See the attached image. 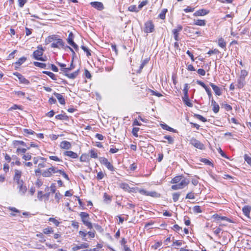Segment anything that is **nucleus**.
<instances>
[{
    "mask_svg": "<svg viewBox=\"0 0 251 251\" xmlns=\"http://www.w3.org/2000/svg\"><path fill=\"white\" fill-rule=\"evenodd\" d=\"M12 145L14 148L16 149V153L19 154L21 153H25L26 151L25 148H21V146H26V144L22 141H13Z\"/></svg>",
    "mask_w": 251,
    "mask_h": 251,
    "instance_id": "nucleus-1",
    "label": "nucleus"
},
{
    "mask_svg": "<svg viewBox=\"0 0 251 251\" xmlns=\"http://www.w3.org/2000/svg\"><path fill=\"white\" fill-rule=\"evenodd\" d=\"M248 74V72L245 70H242L240 72L239 77L237 80V86L239 88H242L245 84V78Z\"/></svg>",
    "mask_w": 251,
    "mask_h": 251,
    "instance_id": "nucleus-2",
    "label": "nucleus"
},
{
    "mask_svg": "<svg viewBox=\"0 0 251 251\" xmlns=\"http://www.w3.org/2000/svg\"><path fill=\"white\" fill-rule=\"evenodd\" d=\"M54 36H50L48 38L49 42H53L51 44V47L52 48H59L64 46V43L63 41L60 39H55Z\"/></svg>",
    "mask_w": 251,
    "mask_h": 251,
    "instance_id": "nucleus-3",
    "label": "nucleus"
},
{
    "mask_svg": "<svg viewBox=\"0 0 251 251\" xmlns=\"http://www.w3.org/2000/svg\"><path fill=\"white\" fill-rule=\"evenodd\" d=\"M80 216L84 225L87 226L88 228L92 229L93 226L92 223L89 222L88 214L82 212L80 213Z\"/></svg>",
    "mask_w": 251,
    "mask_h": 251,
    "instance_id": "nucleus-4",
    "label": "nucleus"
},
{
    "mask_svg": "<svg viewBox=\"0 0 251 251\" xmlns=\"http://www.w3.org/2000/svg\"><path fill=\"white\" fill-rule=\"evenodd\" d=\"M58 171L59 169L54 167L51 166L44 170L42 172V175L44 177H48L51 176L53 174L58 173Z\"/></svg>",
    "mask_w": 251,
    "mask_h": 251,
    "instance_id": "nucleus-5",
    "label": "nucleus"
},
{
    "mask_svg": "<svg viewBox=\"0 0 251 251\" xmlns=\"http://www.w3.org/2000/svg\"><path fill=\"white\" fill-rule=\"evenodd\" d=\"M43 51L44 50L41 47H38L37 50L33 52L34 58L36 60L45 61L46 60L42 57Z\"/></svg>",
    "mask_w": 251,
    "mask_h": 251,
    "instance_id": "nucleus-6",
    "label": "nucleus"
},
{
    "mask_svg": "<svg viewBox=\"0 0 251 251\" xmlns=\"http://www.w3.org/2000/svg\"><path fill=\"white\" fill-rule=\"evenodd\" d=\"M120 188L130 193H136L137 192H138V190L139 189L138 187L131 188L129 187L128 184L126 183H121L120 184Z\"/></svg>",
    "mask_w": 251,
    "mask_h": 251,
    "instance_id": "nucleus-7",
    "label": "nucleus"
},
{
    "mask_svg": "<svg viewBox=\"0 0 251 251\" xmlns=\"http://www.w3.org/2000/svg\"><path fill=\"white\" fill-rule=\"evenodd\" d=\"M138 192L141 194L149 196L153 198H158L160 196L159 194L155 191L149 192L144 189H139Z\"/></svg>",
    "mask_w": 251,
    "mask_h": 251,
    "instance_id": "nucleus-8",
    "label": "nucleus"
},
{
    "mask_svg": "<svg viewBox=\"0 0 251 251\" xmlns=\"http://www.w3.org/2000/svg\"><path fill=\"white\" fill-rule=\"evenodd\" d=\"M22 174V173L21 171L18 170H15L14 181L17 183V184H20V183L24 182L21 179Z\"/></svg>",
    "mask_w": 251,
    "mask_h": 251,
    "instance_id": "nucleus-9",
    "label": "nucleus"
},
{
    "mask_svg": "<svg viewBox=\"0 0 251 251\" xmlns=\"http://www.w3.org/2000/svg\"><path fill=\"white\" fill-rule=\"evenodd\" d=\"M144 31L146 33H151L154 30V25L151 21H148L145 24Z\"/></svg>",
    "mask_w": 251,
    "mask_h": 251,
    "instance_id": "nucleus-10",
    "label": "nucleus"
},
{
    "mask_svg": "<svg viewBox=\"0 0 251 251\" xmlns=\"http://www.w3.org/2000/svg\"><path fill=\"white\" fill-rule=\"evenodd\" d=\"M190 144L194 146L195 147L202 150L203 149L204 146L202 144H201L199 141L198 140L195 139V138H192L190 140Z\"/></svg>",
    "mask_w": 251,
    "mask_h": 251,
    "instance_id": "nucleus-11",
    "label": "nucleus"
},
{
    "mask_svg": "<svg viewBox=\"0 0 251 251\" xmlns=\"http://www.w3.org/2000/svg\"><path fill=\"white\" fill-rule=\"evenodd\" d=\"M17 185L19 194L22 196L24 195L27 191L26 187L24 185V182L20 183V184Z\"/></svg>",
    "mask_w": 251,
    "mask_h": 251,
    "instance_id": "nucleus-12",
    "label": "nucleus"
},
{
    "mask_svg": "<svg viewBox=\"0 0 251 251\" xmlns=\"http://www.w3.org/2000/svg\"><path fill=\"white\" fill-rule=\"evenodd\" d=\"M89 245L87 243H83L79 245H75L72 248L73 251H76L80 249H85L89 247Z\"/></svg>",
    "mask_w": 251,
    "mask_h": 251,
    "instance_id": "nucleus-13",
    "label": "nucleus"
},
{
    "mask_svg": "<svg viewBox=\"0 0 251 251\" xmlns=\"http://www.w3.org/2000/svg\"><path fill=\"white\" fill-rule=\"evenodd\" d=\"M91 6L99 10H101L104 8L103 4L100 2L95 1L90 3Z\"/></svg>",
    "mask_w": 251,
    "mask_h": 251,
    "instance_id": "nucleus-14",
    "label": "nucleus"
},
{
    "mask_svg": "<svg viewBox=\"0 0 251 251\" xmlns=\"http://www.w3.org/2000/svg\"><path fill=\"white\" fill-rule=\"evenodd\" d=\"M182 29V26L181 25H178L176 28L174 29L172 31L175 40H178V32L181 31Z\"/></svg>",
    "mask_w": 251,
    "mask_h": 251,
    "instance_id": "nucleus-15",
    "label": "nucleus"
},
{
    "mask_svg": "<svg viewBox=\"0 0 251 251\" xmlns=\"http://www.w3.org/2000/svg\"><path fill=\"white\" fill-rule=\"evenodd\" d=\"M209 13V11L206 10L204 9H200L196 11L194 13V16H202L207 14Z\"/></svg>",
    "mask_w": 251,
    "mask_h": 251,
    "instance_id": "nucleus-16",
    "label": "nucleus"
},
{
    "mask_svg": "<svg viewBox=\"0 0 251 251\" xmlns=\"http://www.w3.org/2000/svg\"><path fill=\"white\" fill-rule=\"evenodd\" d=\"M67 41L69 45L73 47L75 49H77V46L73 41V34L72 32L70 33Z\"/></svg>",
    "mask_w": 251,
    "mask_h": 251,
    "instance_id": "nucleus-17",
    "label": "nucleus"
},
{
    "mask_svg": "<svg viewBox=\"0 0 251 251\" xmlns=\"http://www.w3.org/2000/svg\"><path fill=\"white\" fill-rule=\"evenodd\" d=\"M189 182L190 181L188 179L183 178L179 182V183L178 182L177 184L179 187H180V189H181L187 186L189 183Z\"/></svg>",
    "mask_w": 251,
    "mask_h": 251,
    "instance_id": "nucleus-18",
    "label": "nucleus"
},
{
    "mask_svg": "<svg viewBox=\"0 0 251 251\" xmlns=\"http://www.w3.org/2000/svg\"><path fill=\"white\" fill-rule=\"evenodd\" d=\"M71 147V143L67 141H63L60 143V148L61 149H64L66 150H68L70 149Z\"/></svg>",
    "mask_w": 251,
    "mask_h": 251,
    "instance_id": "nucleus-19",
    "label": "nucleus"
},
{
    "mask_svg": "<svg viewBox=\"0 0 251 251\" xmlns=\"http://www.w3.org/2000/svg\"><path fill=\"white\" fill-rule=\"evenodd\" d=\"M210 85L211 86L213 91L217 95L220 96L222 95L221 89L219 87L212 83L210 84Z\"/></svg>",
    "mask_w": 251,
    "mask_h": 251,
    "instance_id": "nucleus-20",
    "label": "nucleus"
},
{
    "mask_svg": "<svg viewBox=\"0 0 251 251\" xmlns=\"http://www.w3.org/2000/svg\"><path fill=\"white\" fill-rule=\"evenodd\" d=\"M53 95L55 96V97L58 100L59 103L61 104H64L65 103L64 98L63 96L59 93L54 92Z\"/></svg>",
    "mask_w": 251,
    "mask_h": 251,
    "instance_id": "nucleus-21",
    "label": "nucleus"
},
{
    "mask_svg": "<svg viewBox=\"0 0 251 251\" xmlns=\"http://www.w3.org/2000/svg\"><path fill=\"white\" fill-rule=\"evenodd\" d=\"M211 105L213 106V111L216 113H218L219 111V106L213 99L211 100Z\"/></svg>",
    "mask_w": 251,
    "mask_h": 251,
    "instance_id": "nucleus-22",
    "label": "nucleus"
},
{
    "mask_svg": "<svg viewBox=\"0 0 251 251\" xmlns=\"http://www.w3.org/2000/svg\"><path fill=\"white\" fill-rule=\"evenodd\" d=\"M193 24L199 26H205L206 22L204 20L194 19Z\"/></svg>",
    "mask_w": 251,
    "mask_h": 251,
    "instance_id": "nucleus-23",
    "label": "nucleus"
},
{
    "mask_svg": "<svg viewBox=\"0 0 251 251\" xmlns=\"http://www.w3.org/2000/svg\"><path fill=\"white\" fill-rule=\"evenodd\" d=\"M64 155L72 158H76L78 157L77 153L72 151H66L64 152Z\"/></svg>",
    "mask_w": 251,
    "mask_h": 251,
    "instance_id": "nucleus-24",
    "label": "nucleus"
},
{
    "mask_svg": "<svg viewBox=\"0 0 251 251\" xmlns=\"http://www.w3.org/2000/svg\"><path fill=\"white\" fill-rule=\"evenodd\" d=\"M251 210V207L249 206H245L242 209V211H243L244 214L248 218L250 217V214Z\"/></svg>",
    "mask_w": 251,
    "mask_h": 251,
    "instance_id": "nucleus-25",
    "label": "nucleus"
},
{
    "mask_svg": "<svg viewBox=\"0 0 251 251\" xmlns=\"http://www.w3.org/2000/svg\"><path fill=\"white\" fill-rule=\"evenodd\" d=\"M80 161L83 162H89L90 161L89 155L85 153L82 154L80 157Z\"/></svg>",
    "mask_w": 251,
    "mask_h": 251,
    "instance_id": "nucleus-26",
    "label": "nucleus"
},
{
    "mask_svg": "<svg viewBox=\"0 0 251 251\" xmlns=\"http://www.w3.org/2000/svg\"><path fill=\"white\" fill-rule=\"evenodd\" d=\"M182 99H183V101L185 102V103L188 106L190 107L193 106L192 103L189 100L188 95V96H184L182 97Z\"/></svg>",
    "mask_w": 251,
    "mask_h": 251,
    "instance_id": "nucleus-27",
    "label": "nucleus"
},
{
    "mask_svg": "<svg viewBox=\"0 0 251 251\" xmlns=\"http://www.w3.org/2000/svg\"><path fill=\"white\" fill-rule=\"evenodd\" d=\"M78 70L75 71L73 73L68 74V73H65V75H66L68 78L74 79L78 75Z\"/></svg>",
    "mask_w": 251,
    "mask_h": 251,
    "instance_id": "nucleus-28",
    "label": "nucleus"
},
{
    "mask_svg": "<svg viewBox=\"0 0 251 251\" xmlns=\"http://www.w3.org/2000/svg\"><path fill=\"white\" fill-rule=\"evenodd\" d=\"M57 64L61 67V70L64 73H68L69 71V69L66 68V64L61 63H57Z\"/></svg>",
    "mask_w": 251,
    "mask_h": 251,
    "instance_id": "nucleus-29",
    "label": "nucleus"
},
{
    "mask_svg": "<svg viewBox=\"0 0 251 251\" xmlns=\"http://www.w3.org/2000/svg\"><path fill=\"white\" fill-rule=\"evenodd\" d=\"M183 179V177L182 176H176L172 180L171 182L172 183H178L181 180H182Z\"/></svg>",
    "mask_w": 251,
    "mask_h": 251,
    "instance_id": "nucleus-30",
    "label": "nucleus"
},
{
    "mask_svg": "<svg viewBox=\"0 0 251 251\" xmlns=\"http://www.w3.org/2000/svg\"><path fill=\"white\" fill-rule=\"evenodd\" d=\"M161 127L164 129H165V130H167L168 131H172V132H175V130L170 127L169 126H168L166 124H161Z\"/></svg>",
    "mask_w": 251,
    "mask_h": 251,
    "instance_id": "nucleus-31",
    "label": "nucleus"
},
{
    "mask_svg": "<svg viewBox=\"0 0 251 251\" xmlns=\"http://www.w3.org/2000/svg\"><path fill=\"white\" fill-rule=\"evenodd\" d=\"M218 45L222 48H226V43L222 38H221L218 40Z\"/></svg>",
    "mask_w": 251,
    "mask_h": 251,
    "instance_id": "nucleus-32",
    "label": "nucleus"
},
{
    "mask_svg": "<svg viewBox=\"0 0 251 251\" xmlns=\"http://www.w3.org/2000/svg\"><path fill=\"white\" fill-rule=\"evenodd\" d=\"M43 73L48 75L53 80H56L55 75L52 72H48V71H44Z\"/></svg>",
    "mask_w": 251,
    "mask_h": 251,
    "instance_id": "nucleus-33",
    "label": "nucleus"
},
{
    "mask_svg": "<svg viewBox=\"0 0 251 251\" xmlns=\"http://www.w3.org/2000/svg\"><path fill=\"white\" fill-rule=\"evenodd\" d=\"M167 12V9H163L158 16L159 18H160L161 19H162V20L165 19V15H166V13Z\"/></svg>",
    "mask_w": 251,
    "mask_h": 251,
    "instance_id": "nucleus-34",
    "label": "nucleus"
},
{
    "mask_svg": "<svg viewBox=\"0 0 251 251\" xmlns=\"http://www.w3.org/2000/svg\"><path fill=\"white\" fill-rule=\"evenodd\" d=\"M90 155L91 158H98V154L96 151H95L94 150H91L90 152Z\"/></svg>",
    "mask_w": 251,
    "mask_h": 251,
    "instance_id": "nucleus-35",
    "label": "nucleus"
},
{
    "mask_svg": "<svg viewBox=\"0 0 251 251\" xmlns=\"http://www.w3.org/2000/svg\"><path fill=\"white\" fill-rule=\"evenodd\" d=\"M128 10L131 12H138L139 9L136 7V5H132L129 6L128 8Z\"/></svg>",
    "mask_w": 251,
    "mask_h": 251,
    "instance_id": "nucleus-36",
    "label": "nucleus"
},
{
    "mask_svg": "<svg viewBox=\"0 0 251 251\" xmlns=\"http://www.w3.org/2000/svg\"><path fill=\"white\" fill-rule=\"evenodd\" d=\"M34 64L37 67H39L41 68H45L46 65L45 63H40L38 62H34Z\"/></svg>",
    "mask_w": 251,
    "mask_h": 251,
    "instance_id": "nucleus-37",
    "label": "nucleus"
},
{
    "mask_svg": "<svg viewBox=\"0 0 251 251\" xmlns=\"http://www.w3.org/2000/svg\"><path fill=\"white\" fill-rule=\"evenodd\" d=\"M53 231L51 227H47L43 229V233L46 234L53 233Z\"/></svg>",
    "mask_w": 251,
    "mask_h": 251,
    "instance_id": "nucleus-38",
    "label": "nucleus"
},
{
    "mask_svg": "<svg viewBox=\"0 0 251 251\" xmlns=\"http://www.w3.org/2000/svg\"><path fill=\"white\" fill-rule=\"evenodd\" d=\"M104 166L110 171H114L113 166L109 162H108Z\"/></svg>",
    "mask_w": 251,
    "mask_h": 251,
    "instance_id": "nucleus-39",
    "label": "nucleus"
},
{
    "mask_svg": "<svg viewBox=\"0 0 251 251\" xmlns=\"http://www.w3.org/2000/svg\"><path fill=\"white\" fill-rule=\"evenodd\" d=\"M26 60V58L22 57L19 59V60L15 63L16 64L21 65Z\"/></svg>",
    "mask_w": 251,
    "mask_h": 251,
    "instance_id": "nucleus-40",
    "label": "nucleus"
},
{
    "mask_svg": "<svg viewBox=\"0 0 251 251\" xmlns=\"http://www.w3.org/2000/svg\"><path fill=\"white\" fill-rule=\"evenodd\" d=\"M19 80L21 83L27 84L29 83V81L28 80L25 79L23 75H20V79Z\"/></svg>",
    "mask_w": 251,
    "mask_h": 251,
    "instance_id": "nucleus-41",
    "label": "nucleus"
},
{
    "mask_svg": "<svg viewBox=\"0 0 251 251\" xmlns=\"http://www.w3.org/2000/svg\"><path fill=\"white\" fill-rule=\"evenodd\" d=\"M213 218L214 219H216L218 221H219V220H227V219L226 218V217H221V216H219L217 214L214 215H213Z\"/></svg>",
    "mask_w": 251,
    "mask_h": 251,
    "instance_id": "nucleus-42",
    "label": "nucleus"
},
{
    "mask_svg": "<svg viewBox=\"0 0 251 251\" xmlns=\"http://www.w3.org/2000/svg\"><path fill=\"white\" fill-rule=\"evenodd\" d=\"M180 196V194L178 193H175L173 194V199L174 201H176L178 200Z\"/></svg>",
    "mask_w": 251,
    "mask_h": 251,
    "instance_id": "nucleus-43",
    "label": "nucleus"
},
{
    "mask_svg": "<svg viewBox=\"0 0 251 251\" xmlns=\"http://www.w3.org/2000/svg\"><path fill=\"white\" fill-rule=\"evenodd\" d=\"M22 158L25 160H29L31 158V155L29 153H27L24 154Z\"/></svg>",
    "mask_w": 251,
    "mask_h": 251,
    "instance_id": "nucleus-44",
    "label": "nucleus"
},
{
    "mask_svg": "<svg viewBox=\"0 0 251 251\" xmlns=\"http://www.w3.org/2000/svg\"><path fill=\"white\" fill-rule=\"evenodd\" d=\"M193 211H194V212L195 213H201V207L200 206H199V205L195 206L193 207Z\"/></svg>",
    "mask_w": 251,
    "mask_h": 251,
    "instance_id": "nucleus-45",
    "label": "nucleus"
},
{
    "mask_svg": "<svg viewBox=\"0 0 251 251\" xmlns=\"http://www.w3.org/2000/svg\"><path fill=\"white\" fill-rule=\"evenodd\" d=\"M244 159L245 161L251 166V157L247 154H245Z\"/></svg>",
    "mask_w": 251,
    "mask_h": 251,
    "instance_id": "nucleus-46",
    "label": "nucleus"
},
{
    "mask_svg": "<svg viewBox=\"0 0 251 251\" xmlns=\"http://www.w3.org/2000/svg\"><path fill=\"white\" fill-rule=\"evenodd\" d=\"M183 92L184 94V96H188V84L186 83L184 84V87L183 89Z\"/></svg>",
    "mask_w": 251,
    "mask_h": 251,
    "instance_id": "nucleus-47",
    "label": "nucleus"
},
{
    "mask_svg": "<svg viewBox=\"0 0 251 251\" xmlns=\"http://www.w3.org/2000/svg\"><path fill=\"white\" fill-rule=\"evenodd\" d=\"M58 173H59L60 174L62 175V176L67 180H69L68 176L62 170L59 169Z\"/></svg>",
    "mask_w": 251,
    "mask_h": 251,
    "instance_id": "nucleus-48",
    "label": "nucleus"
},
{
    "mask_svg": "<svg viewBox=\"0 0 251 251\" xmlns=\"http://www.w3.org/2000/svg\"><path fill=\"white\" fill-rule=\"evenodd\" d=\"M99 160L100 162L104 165H105L108 162H109L107 159L104 157H100L99 158Z\"/></svg>",
    "mask_w": 251,
    "mask_h": 251,
    "instance_id": "nucleus-49",
    "label": "nucleus"
},
{
    "mask_svg": "<svg viewBox=\"0 0 251 251\" xmlns=\"http://www.w3.org/2000/svg\"><path fill=\"white\" fill-rule=\"evenodd\" d=\"M81 48L82 49L85 51L86 52V54H87V55L88 56H90L91 55V53L90 52V50H89L86 47L84 46H81Z\"/></svg>",
    "mask_w": 251,
    "mask_h": 251,
    "instance_id": "nucleus-50",
    "label": "nucleus"
},
{
    "mask_svg": "<svg viewBox=\"0 0 251 251\" xmlns=\"http://www.w3.org/2000/svg\"><path fill=\"white\" fill-rule=\"evenodd\" d=\"M164 138L167 139L168 141V143L172 144L174 142L173 138L170 136H164Z\"/></svg>",
    "mask_w": 251,
    "mask_h": 251,
    "instance_id": "nucleus-51",
    "label": "nucleus"
},
{
    "mask_svg": "<svg viewBox=\"0 0 251 251\" xmlns=\"http://www.w3.org/2000/svg\"><path fill=\"white\" fill-rule=\"evenodd\" d=\"M49 220L53 223L56 226H58L59 224V222L54 218H50Z\"/></svg>",
    "mask_w": 251,
    "mask_h": 251,
    "instance_id": "nucleus-52",
    "label": "nucleus"
},
{
    "mask_svg": "<svg viewBox=\"0 0 251 251\" xmlns=\"http://www.w3.org/2000/svg\"><path fill=\"white\" fill-rule=\"evenodd\" d=\"M104 175L102 172H100L97 174V178L98 179H101L104 177Z\"/></svg>",
    "mask_w": 251,
    "mask_h": 251,
    "instance_id": "nucleus-53",
    "label": "nucleus"
},
{
    "mask_svg": "<svg viewBox=\"0 0 251 251\" xmlns=\"http://www.w3.org/2000/svg\"><path fill=\"white\" fill-rule=\"evenodd\" d=\"M186 199H194L195 196L194 193L190 192L187 194L186 197Z\"/></svg>",
    "mask_w": 251,
    "mask_h": 251,
    "instance_id": "nucleus-54",
    "label": "nucleus"
},
{
    "mask_svg": "<svg viewBox=\"0 0 251 251\" xmlns=\"http://www.w3.org/2000/svg\"><path fill=\"white\" fill-rule=\"evenodd\" d=\"M181 245H182V242L181 241H178V240L174 241L173 243V246H180Z\"/></svg>",
    "mask_w": 251,
    "mask_h": 251,
    "instance_id": "nucleus-55",
    "label": "nucleus"
},
{
    "mask_svg": "<svg viewBox=\"0 0 251 251\" xmlns=\"http://www.w3.org/2000/svg\"><path fill=\"white\" fill-rule=\"evenodd\" d=\"M26 1V0H18L19 6L20 7H23L24 4L25 3Z\"/></svg>",
    "mask_w": 251,
    "mask_h": 251,
    "instance_id": "nucleus-56",
    "label": "nucleus"
},
{
    "mask_svg": "<svg viewBox=\"0 0 251 251\" xmlns=\"http://www.w3.org/2000/svg\"><path fill=\"white\" fill-rule=\"evenodd\" d=\"M198 73L201 75H205V71L202 69H199L197 71Z\"/></svg>",
    "mask_w": 251,
    "mask_h": 251,
    "instance_id": "nucleus-57",
    "label": "nucleus"
},
{
    "mask_svg": "<svg viewBox=\"0 0 251 251\" xmlns=\"http://www.w3.org/2000/svg\"><path fill=\"white\" fill-rule=\"evenodd\" d=\"M147 3V1H142L138 5V9H141L144 6L146 5Z\"/></svg>",
    "mask_w": 251,
    "mask_h": 251,
    "instance_id": "nucleus-58",
    "label": "nucleus"
},
{
    "mask_svg": "<svg viewBox=\"0 0 251 251\" xmlns=\"http://www.w3.org/2000/svg\"><path fill=\"white\" fill-rule=\"evenodd\" d=\"M49 158L55 161H61L57 156H49Z\"/></svg>",
    "mask_w": 251,
    "mask_h": 251,
    "instance_id": "nucleus-59",
    "label": "nucleus"
},
{
    "mask_svg": "<svg viewBox=\"0 0 251 251\" xmlns=\"http://www.w3.org/2000/svg\"><path fill=\"white\" fill-rule=\"evenodd\" d=\"M79 234L84 239L85 241H87L86 239L84 238L87 234L86 233L82 231H79Z\"/></svg>",
    "mask_w": 251,
    "mask_h": 251,
    "instance_id": "nucleus-60",
    "label": "nucleus"
},
{
    "mask_svg": "<svg viewBox=\"0 0 251 251\" xmlns=\"http://www.w3.org/2000/svg\"><path fill=\"white\" fill-rule=\"evenodd\" d=\"M194 9H195L194 8H192L191 7H187L186 8L184 9V11L185 12L188 13V12H191L194 11Z\"/></svg>",
    "mask_w": 251,
    "mask_h": 251,
    "instance_id": "nucleus-61",
    "label": "nucleus"
},
{
    "mask_svg": "<svg viewBox=\"0 0 251 251\" xmlns=\"http://www.w3.org/2000/svg\"><path fill=\"white\" fill-rule=\"evenodd\" d=\"M194 29V28L193 27H187L186 28H185V31L187 32H189V33H193V30Z\"/></svg>",
    "mask_w": 251,
    "mask_h": 251,
    "instance_id": "nucleus-62",
    "label": "nucleus"
},
{
    "mask_svg": "<svg viewBox=\"0 0 251 251\" xmlns=\"http://www.w3.org/2000/svg\"><path fill=\"white\" fill-rule=\"evenodd\" d=\"M96 137L100 140H102L104 138V137L102 134L99 133L96 134Z\"/></svg>",
    "mask_w": 251,
    "mask_h": 251,
    "instance_id": "nucleus-63",
    "label": "nucleus"
},
{
    "mask_svg": "<svg viewBox=\"0 0 251 251\" xmlns=\"http://www.w3.org/2000/svg\"><path fill=\"white\" fill-rule=\"evenodd\" d=\"M17 52L16 50H14L13 52H12L8 56V59H11L14 58V54Z\"/></svg>",
    "mask_w": 251,
    "mask_h": 251,
    "instance_id": "nucleus-64",
    "label": "nucleus"
}]
</instances>
